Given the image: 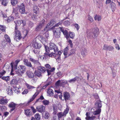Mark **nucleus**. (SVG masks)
Listing matches in <instances>:
<instances>
[{
  "label": "nucleus",
  "mask_w": 120,
  "mask_h": 120,
  "mask_svg": "<svg viewBox=\"0 0 120 120\" xmlns=\"http://www.w3.org/2000/svg\"><path fill=\"white\" fill-rule=\"evenodd\" d=\"M47 48H48L45 47V51L46 52L45 53L44 55H46L50 57H54L56 59L57 61L59 63L60 60V56L61 54V52L60 51H59L58 52L57 54L52 52L49 53L48 52V50H47Z\"/></svg>",
  "instance_id": "obj_1"
},
{
  "label": "nucleus",
  "mask_w": 120,
  "mask_h": 120,
  "mask_svg": "<svg viewBox=\"0 0 120 120\" xmlns=\"http://www.w3.org/2000/svg\"><path fill=\"white\" fill-rule=\"evenodd\" d=\"M98 31L99 29L97 28L87 30L86 32L87 37L89 38H94L98 35Z\"/></svg>",
  "instance_id": "obj_2"
},
{
  "label": "nucleus",
  "mask_w": 120,
  "mask_h": 120,
  "mask_svg": "<svg viewBox=\"0 0 120 120\" xmlns=\"http://www.w3.org/2000/svg\"><path fill=\"white\" fill-rule=\"evenodd\" d=\"M95 106L98 109L94 111V109L92 108L91 109V111L90 112L93 113L94 115H96L99 114L101 112V109L100 108L102 106L101 101L100 100L97 101L95 103Z\"/></svg>",
  "instance_id": "obj_3"
},
{
  "label": "nucleus",
  "mask_w": 120,
  "mask_h": 120,
  "mask_svg": "<svg viewBox=\"0 0 120 120\" xmlns=\"http://www.w3.org/2000/svg\"><path fill=\"white\" fill-rule=\"evenodd\" d=\"M26 68L25 66L20 65L18 67L15 66V71L16 73L18 75H21L22 74H23L26 71Z\"/></svg>",
  "instance_id": "obj_4"
},
{
  "label": "nucleus",
  "mask_w": 120,
  "mask_h": 120,
  "mask_svg": "<svg viewBox=\"0 0 120 120\" xmlns=\"http://www.w3.org/2000/svg\"><path fill=\"white\" fill-rule=\"evenodd\" d=\"M14 38L15 40L17 41H19L22 38V36L20 32L15 28V32H14Z\"/></svg>",
  "instance_id": "obj_5"
},
{
  "label": "nucleus",
  "mask_w": 120,
  "mask_h": 120,
  "mask_svg": "<svg viewBox=\"0 0 120 120\" xmlns=\"http://www.w3.org/2000/svg\"><path fill=\"white\" fill-rule=\"evenodd\" d=\"M45 47H47L48 48H47V50H48V52L49 53H50L49 52H50V51L49 50V49L51 50L53 49L55 52H56L58 50V47L56 46L54 43H51L50 44V46L49 48L46 46H45Z\"/></svg>",
  "instance_id": "obj_6"
},
{
  "label": "nucleus",
  "mask_w": 120,
  "mask_h": 120,
  "mask_svg": "<svg viewBox=\"0 0 120 120\" xmlns=\"http://www.w3.org/2000/svg\"><path fill=\"white\" fill-rule=\"evenodd\" d=\"M60 31V27L59 28L54 29L53 30V32L54 36L56 38L59 37Z\"/></svg>",
  "instance_id": "obj_7"
},
{
  "label": "nucleus",
  "mask_w": 120,
  "mask_h": 120,
  "mask_svg": "<svg viewBox=\"0 0 120 120\" xmlns=\"http://www.w3.org/2000/svg\"><path fill=\"white\" fill-rule=\"evenodd\" d=\"M19 9V12L22 14H24L25 11V6L23 3H22L19 5H18L17 7Z\"/></svg>",
  "instance_id": "obj_8"
},
{
  "label": "nucleus",
  "mask_w": 120,
  "mask_h": 120,
  "mask_svg": "<svg viewBox=\"0 0 120 120\" xmlns=\"http://www.w3.org/2000/svg\"><path fill=\"white\" fill-rule=\"evenodd\" d=\"M26 74L29 78L30 79L32 78V79L34 80H36V78L34 76V73L32 71H26Z\"/></svg>",
  "instance_id": "obj_9"
},
{
  "label": "nucleus",
  "mask_w": 120,
  "mask_h": 120,
  "mask_svg": "<svg viewBox=\"0 0 120 120\" xmlns=\"http://www.w3.org/2000/svg\"><path fill=\"white\" fill-rule=\"evenodd\" d=\"M67 81L58 80L56 83L55 85L56 86H61L67 84Z\"/></svg>",
  "instance_id": "obj_10"
},
{
  "label": "nucleus",
  "mask_w": 120,
  "mask_h": 120,
  "mask_svg": "<svg viewBox=\"0 0 120 120\" xmlns=\"http://www.w3.org/2000/svg\"><path fill=\"white\" fill-rule=\"evenodd\" d=\"M36 108L38 112L41 113H42L45 112V107L43 105H41L37 106Z\"/></svg>",
  "instance_id": "obj_11"
},
{
  "label": "nucleus",
  "mask_w": 120,
  "mask_h": 120,
  "mask_svg": "<svg viewBox=\"0 0 120 120\" xmlns=\"http://www.w3.org/2000/svg\"><path fill=\"white\" fill-rule=\"evenodd\" d=\"M12 15L16 17L18 16V9L17 7L13 8Z\"/></svg>",
  "instance_id": "obj_12"
},
{
  "label": "nucleus",
  "mask_w": 120,
  "mask_h": 120,
  "mask_svg": "<svg viewBox=\"0 0 120 120\" xmlns=\"http://www.w3.org/2000/svg\"><path fill=\"white\" fill-rule=\"evenodd\" d=\"M37 68L38 71L41 73H44L46 71L44 67L41 66L40 64V65H38Z\"/></svg>",
  "instance_id": "obj_13"
},
{
  "label": "nucleus",
  "mask_w": 120,
  "mask_h": 120,
  "mask_svg": "<svg viewBox=\"0 0 120 120\" xmlns=\"http://www.w3.org/2000/svg\"><path fill=\"white\" fill-rule=\"evenodd\" d=\"M90 112H86V120H93L95 119L96 117L95 116L90 117Z\"/></svg>",
  "instance_id": "obj_14"
},
{
  "label": "nucleus",
  "mask_w": 120,
  "mask_h": 120,
  "mask_svg": "<svg viewBox=\"0 0 120 120\" xmlns=\"http://www.w3.org/2000/svg\"><path fill=\"white\" fill-rule=\"evenodd\" d=\"M45 20H42L40 22L38 25L37 26V27L36 29V31L39 30V29L41 28L44 25Z\"/></svg>",
  "instance_id": "obj_15"
},
{
  "label": "nucleus",
  "mask_w": 120,
  "mask_h": 120,
  "mask_svg": "<svg viewBox=\"0 0 120 120\" xmlns=\"http://www.w3.org/2000/svg\"><path fill=\"white\" fill-rule=\"evenodd\" d=\"M15 22L16 24L15 27L16 28L17 26L20 25L22 23L23 25H24L25 24V20H18L16 22L15 21Z\"/></svg>",
  "instance_id": "obj_16"
},
{
  "label": "nucleus",
  "mask_w": 120,
  "mask_h": 120,
  "mask_svg": "<svg viewBox=\"0 0 120 120\" xmlns=\"http://www.w3.org/2000/svg\"><path fill=\"white\" fill-rule=\"evenodd\" d=\"M17 105L13 102H11L8 104V107L10 108H12L10 110L12 111L14 110L15 109V106Z\"/></svg>",
  "instance_id": "obj_17"
},
{
  "label": "nucleus",
  "mask_w": 120,
  "mask_h": 120,
  "mask_svg": "<svg viewBox=\"0 0 120 120\" xmlns=\"http://www.w3.org/2000/svg\"><path fill=\"white\" fill-rule=\"evenodd\" d=\"M60 28L61 31L62 32L64 35L66 36V38L68 39L69 38V35L67 31L66 30H64L63 27H61Z\"/></svg>",
  "instance_id": "obj_18"
},
{
  "label": "nucleus",
  "mask_w": 120,
  "mask_h": 120,
  "mask_svg": "<svg viewBox=\"0 0 120 120\" xmlns=\"http://www.w3.org/2000/svg\"><path fill=\"white\" fill-rule=\"evenodd\" d=\"M23 62L25 65L30 67H32L31 63L29 61L27 60L24 59L23 60Z\"/></svg>",
  "instance_id": "obj_19"
},
{
  "label": "nucleus",
  "mask_w": 120,
  "mask_h": 120,
  "mask_svg": "<svg viewBox=\"0 0 120 120\" xmlns=\"http://www.w3.org/2000/svg\"><path fill=\"white\" fill-rule=\"evenodd\" d=\"M33 46L35 49H39L41 47V44L38 42H34L33 44Z\"/></svg>",
  "instance_id": "obj_20"
},
{
  "label": "nucleus",
  "mask_w": 120,
  "mask_h": 120,
  "mask_svg": "<svg viewBox=\"0 0 120 120\" xmlns=\"http://www.w3.org/2000/svg\"><path fill=\"white\" fill-rule=\"evenodd\" d=\"M25 84L28 90H31L32 89L35 88L34 86H32L27 83H25Z\"/></svg>",
  "instance_id": "obj_21"
},
{
  "label": "nucleus",
  "mask_w": 120,
  "mask_h": 120,
  "mask_svg": "<svg viewBox=\"0 0 120 120\" xmlns=\"http://www.w3.org/2000/svg\"><path fill=\"white\" fill-rule=\"evenodd\" d=\"M9 100L2 98L0 100V104L2 105H5L7 103Z\"/></svg>",
  "instance_id": "obj_22"
},
{
  "label": "nucleus",
  "mask_w": 120,
  "mask_h": 120,
  "mask_svg": "<svg viewBox=\"0 0 120 120\" xmlns=\"http://www.w3.org/2000/svg\"><path fill=\"white\" fill-rule=\"evenodd\" d=\"M64 97L65 101L69 99L70 98V95L67 92H65L64 93Z\"/></svg>",
  "instance_id": "obj_23"
},
{
  "label": "nucleus",
  "mask_w": 120,
  "mask_h": 120,
  "mask_svg": "<svg viewBox=\"0 0 120 120\" xmlns=\"http://www.w3.org/2000/svg\"><path fill=\"white\" fill-rule=\"evenodd\" d=\"M47 94L49 96H53V90L51 88H49L47 90Z\"/></svg>",
  "instance_id": "obj_24"
},
{
  "label": "nucleus",
  "mask_w": 120,
  "mask_h": 120,
  "mask_svg": "<svg viewBox=\"0 0 120 120\" xmlns=\"http://www.w3.org/2000/svg\"><path fill=\"white\" fill-rule=\"evenodd\" d=\"M43 116L45 119H48L50 116V115L48 112L46 111L44 112Z\"/></svg>",
  "instance_id": "obj_25"
},
{
  "label": "nucleus",
  "mask_w": 120,
  "mask_h": 120,
  "mask_svg": "<svg viewBox=\"0 0 120 120\" xmlns=\"http://www.w3.org/2000/svg\"><path fill=\"white\" fill-rule=\"evenodd\" d=\"M30 60L31 62L34 63L35 64L37 65L40 64V63L38 60H36L33 58L30 57Z\"/></svg>",
  "instance_id": "obj_26"
},
{
  "label": "nucleus",
  "mask_w": 120,
  "mask_h": 120,
  "mask_svg": "<svg viewBox=\"0 0 120 120\" xmlns=\"http://www.w3.org/2000/svg\"><path fill=\"white\" fill-rule=\"evenodd\" d=\"M25 113L26 116H29L31 115L32 114L31 111L30 109L25 110Z\"/></svg>",
  "instance_id": "obj_27"
},
{
  "label": "nucleus",
  "mask_w": 120,
  "mask_h": 120,
  "mask_svg": "<svg viewBox=\"0 0 120 120\" xmlns=\"http://www.w3.org/2000/svg\"><path fill=\"white\" fill-rule=\"evenodd\" d=\"M55 23V21L54 20H51L50 22L48 23L47 25V26L46 27V28L48 27H50L53 25Z\"/></svg>",
  "instance_id": "obj_28"
},
{
  "label": "nucleus",
  "mask_w": 120,
  "mask_h": 120,
  "mask_svg": "<svg viewBox=\"0 0 120 120\" xmlns=\"http://www.w3.org/2000/svg\"><path fill=\"white\" fill-rule=\"evenodd\" d=\"M54 68H51L50 69H47L46 70L48 73V75H49L51 74V72H53L55 70Z\"/></svg>",
  "instance_id": "obj_29"
},
{
  "label": "nucleus",
  "mask_w": 120,
  "mask_h": 120,
  "mask_svg": "<svg viewBox=\"0 0 120 120\" xmlns=\"http://www.w3.org/2000/svg\"><path fill=\"white\" fill-rule=\"evenodd\" d=\"M4 37L7 42H8L9 43L11 42V40L10 38L9 37L8 35L6 34H5L4 35Z\"/></svg>",
  "instance_id": "obj_30"
},
{
  "label": "nucleus",
  "mask_w": 120,
  "mask_h": 120,
  "mask_svg": "<svg viewBox=\"0 0 120 120\" xmlns=\"http://www.w3.org/2000/svg\"><path fill=\"white\" fill-rule=\"evenodd\" d=\"M39 91H37V92L33 95L32 97L30 99V102L33 101L34 99L39 94Z\"/></svg>",
  "instance_id": "obj_31"
},
{
  "label": "nucleus",
  "mask_w": 120,
  "mask_h": 120,
  "mask_svg": "<svg viewBox=\"0 0 120 120\" xmlns=\"http://www.w3.org/2000/svg\"><path fill=\"white\" fill-rule=\"evenodd\" d=\"M34 12L36 14H37L39 12L38 8L36 6H34L33 7Z\"/></svg>",
  "instance_id": "obj_32"
},
{
  "label": "nucleus",
  "mask_w": 120,
  "mask_h": 120,
  "mask_svg": "<svg viewBox=\"0 0 120 120\" xmlns=\"http://www.w3.org/2000/svg\"><path fill=\"white\" fill-rule=\"evenodd\" d=\"M8 0H2V1L1 4L4 6H6L8 3Z\"/></svg>",
  "instance_id": "obj_33"
},
{
  "label": "nucleus",
  "mask_w": 120,
  "mask_h": 120,
  "mask_svg": "<svg viewBox=\"0 0 120 120\" xmlns=\"http://www.w3.org/2000/svg\"><path fill=\"white\" fill-rule=\"evenodd\" d=\"M94 19L95 20H97L98 21H99L101 20V17L99 15H96L94 16Z\"/></svg>",
  "instance_id": "obj_34"
},
{
  "label": "nucleus",
  "mask_w": 120,
  "mask_h": 120,
  "mask_svg": "<svg viewBox=\"0 0 120 120\" xmlns=\"http://www.w3.org/2000/svg\"><path fill=\"white\" fill-rule=\"evenodd\" d=\"M29 15L31 16L32 19L34 21H36L37 20V17L35 15L32 14L31 13H30Z\"/></svg>",
  "instance_id": "obj_35"
},
{
  "label": "nucleus",
  "mask_w": 120,
  "mask_h": 120,
  "mask_svg": "<svg viewBox=\"0 0 120 120\" xmlns=\"http://www.w3.org/2000/svg\"><path fill=\"white\" fill-rule=\"evenodd\" d=\"M11 5L13 6L15 5L17 3V0H11Z\"/></svg>",
  "instance_id": "obj_36"
},
{
  "label": "nucleus",
  "mask_w": 120,
  "mask_h": 120,
  "mask_svg": "<svg viewBox=\"0 0 120 120\" xmlns=\"http://www.w3.org/2000/svg\"><path fill=\"white\" fill-rule=\"evenodd\" d=\"M87 53V51L85 49H82L81 52V54L83 56H85Z\"/></svg>",
  "instance_id": "obj_37"
},
{
  "label": "nucleus",
  "mask_w": 120,
  "mask_h": 120,
  "mask_svg": "<svg viewBox=\"0 0 120 120\" xmlns=\"http://www.w3.org/2000/svg\"><path fill=\"white\" fill-rule=\"evenodd\" d=\"M1 78L3 80H5L6 81H8L10 80V77L9 76H3Z\"/></svg>",
  "instance_id": "obj_38"
},
{
  "label": "nucleus",
  "mask_w": 120,
  "mask_h": 120,
  "mask_svg": "<svg viewBox=\"0 0 120 120\" xmlns=\"http://www.w3.org/2000/svg\"><path fill=\"white\" fill-rule=\"evenodd\" d=\"M6 28V27L4 26L0 25V30L2 31H5Z\"/></svg>",
  "instance_id": "obj_39"
},
{
  "label": "nucleus",
  "mask_w": 120,
  "mask_h": 120,
  "mask_svg": "<svg viewBox=\"0 0 120 120\" xmlns=\"http://www.w3.org/2000/svg\"><path fill=\"white\" fill-rule=\"evenodd\" d=\"M6 73V71L4 70L0 71V78H1Z\"/></svg>",
  "instance_id": "obj_40"
},
{
  "label": "nucleus",
  "mask_w": 120,
  "mask_h": 120,
  "mask_svg": "<svg viewBox=\"0 0 120 120\" xmlns=\"http://www.w3.org/2000/svg\"><path fill=\"white\" fill-rule=\"evenodd\" d=\"M8 89V94L9 95H11L12 94V92L11 87H9Z\"/></svg>",
  "instance_id": "obj_41"
},
{
  "label": "nucleus",
  "mask_w": 120,
  "mask_h": 120,
  "mask_svg": "<svg viewBox=\"0 0 120 120\" xmlns=\"http://www.w3.org/2000/svg\"><path fill=\"white\" fill-rule=\"evenodd\" d=\"M42 103L44 105H47L49 104V102L48 101L45 100L43 101Z\"/></svg>",
  "instance_id": "obj_42"
},
{
  "label": "nucleus",
  "mask_w": 120,
  "mask_h": 120,
  "mask_svg": "<svg viewBox=\"0 0 120 120\" xmlns=\"http://www.w3.org/2000/svg\"><path fill=\"white\" fill-rule=\"evenodd\" d=\"M77 79V77H75L73 79H71L68 81V82L70 83H73L75 82Z\"/></svg>",
  "instance_id": "obj_43"
},
{
  "label": "nucleus",
  "mask_w": 120,
  "mask_h": 120,
  "mask_svg": "<svg viewBox=\"0 0 120 120\" xmlns=\"http://www.w3.org/2000/svg\"><path fill=\"white\" fill-rule=\"evenodd\" d=\"M13 17L12 16H11L8 18L7 21L8 22H10L13 21Z\"/></svg>",
  "instance_id": "obj_44"
},
{
  "label": "nucleus",
  "mask_w": 120,
  "mask_h": 120,
  "mask_svg": "<svg viewBox=\"0 0 120 120\" xmlns=\"http://www.w3.org/2000/svg\"><path fill=\"white\" fill-rule=\"evenodd\" d=\"M35 117L37 120H40V116L39 113L36 114L35 116Z\"/></svg>",
  "instance_id": "obj_45"
},
{
  "label": "nucleus",
  "mask_w": 120,
  "mask_h": 120,
  "mask_svg": "<svg viewBox=\"0 0 120 120\" xmlns=\"http://www.w3.org/2000/svg\"><path fill=\"white\" fill-rule=\"evenodd\" d=\"M68 47H67L64 49V55H67L68 53Z\"/></svg>",
  "instance_id": "obj_46"
},
{
  "label": "nucleus",
  "mask_w": 120,
  "mask_h": 120,
  "mask_svg": "<svg viewBox=\"0 0 120 120\" xmlns=\"http://www.w3.org/2000/svg\"><path fill=\"white\" fill-rule=\"evenodd\" d=\"M57 115L58 117V120H59V118H61L62 117L64 116V115L63 114V113L62 112H60L58 113L57 114Z\"/></svg>",
  "instance_id": "obj_47"
},
{
  "label": "nucleus",
  "mask_w": 120,
  "mask_h": 120,
  "mask_svg": "<svg viewBox=\"0 0 120 120\" xmlns=\"http://www.w3.org/2000/svg\"><path fill=\"white\" fill-rule=\"evenodd\" d=\"M69 36L71 38L73 39L75 37V34L73 32H70L69 34Z\"/></svg>",
  "instance_id": "obj_48"
},
{
  "label": "nucleus",
  "mask_w": 120,
  "mask_h": 120,
  "mask_svg": "<svg viewBox=\"0 0 120 120\" xmlns=\"http://www.w3.org/2000/svg\"><path fill=\"white\" fill-rule=\"evenodd\" d=\"M115 4L113 2L111 3L110 4V6L113 9H114L115 8Z\"/></svg>",
  "instance_id": "obj_49"
},
{
  "label": "nucleus",
  "mask_w": 120,
  "mask_h": 120,
  "mask_svg": "<svg viewBox=\"0 0 120 120\" xmlns=\"http://www.w3.org/2000/svg\"><path fill=\"white\" fill-rule=\"evenodd\" d=\"M88 20L90 21V22H92L94 21L93 18L90 15H88Z\"/></svg>",
  "instance_id": "obj_50"
},
{
  "label": "nucleus",
  "mask_w": 120,
  "mask_h": 120,
  "mask_svg": "<svg viewBox=\"0 0 120 120\" xmlns=\"http://www.w3.org/2000/svg\"><path fill=\"white\" fill-rule=\"evenodd\" d=\"M13 63H11V67L12 68V69L11 70V75H14V74L13 73Z\"/></svg>",
  "instance_id": "obj_51"
},
{
  "label": "nucleus",
  "mask_w": 120,
  "mask_h": 120,
  "mask_svg": "<svg viewBox=\"0 0 120 120\" xmlns=\"http://www.w3.org/2000/svg\"><path fill=\"white\" fill-rule=\"evenodd\" d=\"M68 107H67L65 110L64 112L63 113V114H64V116H65V115L68 113Z\"/></svg>",
  "instance_id": "obj_52"
},
{
  "label": "nucleus",
  "mask_w": 120,
  "mask_h": 120,
  "mask_svg": "<svg viewBox=\"0 0 120 120\" xmlns=\"http://www.w3.org/2000/svg\"><path fill=\"white\" fill-rule=\"evenodd\" d=\"M40 38L41 39V41L42 42V43L44 44L46 42L45 39V38L44 37H42V36H41Z\"/></svg>",
  "instance_id": "obj_53"
},
{
  "label": "nucleus",
  "mask_w": 120,
  "mask_h": 120,
  "mask_svg": "<svg viewBox=\"0 0 120 120\" xmlns=\"http://www.w3.org/2000/svg\"><path fill=\"white\" fill-rule=\"evenodd\" d=\"M11 83L13 84H16L17 83V81L15 79H13L11 82Z\"/></svg>",
  "instance_id": "obj_54"
},
{
  "label": "nucleus",
  "mask_w": 120,
  "mask_h": 120,
  "mask_svg": "<svg viewBox=\"0 0 120 120\" xmlns=\"http://www.w3.org/2000/svg\"><path fill=\"white\" fill-rule=\"evenodd\" d=\"M64 24L65 26H68L70 25V22L69 21H66L64 22Z\"/></svg>",
  "instance_id": "obj_55"
},
{
  "label": "nucleus",
  "mask_w": 120,
  "mask_h": 120,
  "mask_svg": "<svg viewBox=\"0 0 120 120\" xmlns=\"http://www.w3.org/2000/svg\"><path fill=\"white\" fill-rule=\"evenodd\" d=\"M75 28H76L77 30L78 31L80 28V26L77 23L75 24L74 25Z\"/></svg>",
  "instance_id": "obj_56"
},
{
  "label": "nucleus",
  "mask_w": 120,
  "mask_h": 120,
  "mask_svg": "<svg viewBox=\"0 0 120 120\" xmlns=\"http://www.w3.org/2000/svg\"><path fill=\"white\" fill-rule=\"evenodd\" d=\"M44 98L43 96L41 95L40 96L39 98L36 100V102H38L39 101H41L40 100H42Z\"/></svg>",
  "instance_id": "obj_57"
},
{
  "label": "nucleus",
  "mask_w": 120,
  "mask_h": 120,
  "mask_svg": "<svg viewBox=\"0 0 120 120\" xmlns=\"http://www.w3.org/2000/svg\"><path fill=\"white\" fill-rule=\"evenodd\" d=\"M45 66L46 68L47 69H50L51 67L49 64H47L45 65Z\"/></svg>",
  "instance_id": "obj_58"
},
{
  "label": "nucleus",
  "mask_w": 120,
  "mask_h": 120,
  "mask_svg": "<svg viewBox=\"0 0 120 120\" xmlns=\"http://www.w3.org/2000/svg\"><path fill=\"white\" fill-rule=\"evenodd\" d=\"M75 49H72L71 50L70 52V55H72L73 54H75Z\"/></svg>",
  "instance_id": "obj_59"
},
{
  "label": "nucleus",
  "mask_w": 120,
  "mask_h": 120,
  "mask_svg": "<svg viewBox=\"0 0 120 120\" xmlns=\"http://www.w3.org/2000/svg\"><path fill=\"white\" fill-rule=\"evenodd\" d=\"M28 92V90L27 89H25L22 93V94H27Z\"/></svg>",
  "instance_id": "obj_60"
},
{
  "label": "nucleus",
  "mask_w": 120,
  "mask_h": 120,
  "mask_svg": "<svg viewBox=\"0 0 120 120\" xmlns=\"http://www.w3.org/2000/svg\"><path fill=\"white\" fill-rule=\"evenodd\" d=\"M7 109V108L5 106H3L1 107V111H4Z\"/></svg>",
  "instance_id": "obj_61"
},
{
  "label": "nucleus",
  "mask_w": 120,
  "mask_h": 120,
  "mask_svg": "<svg viewBox=\"0 0 120 120\" xmlns=\"http://www.w3.org/2000/svg\"><path fill=\"white\" fill-rule=\"evenodd\" d=\"M41 73L40 72H38L36 71H35V73L36 75L39 77H40L41 76Z\"/></svg>",
  "instance_id": "obj_62"
},
{
  "label": "nucleus",
  "mask_w": 120,
  "mask_h": 120,
  "mask_svg": "<svg viewBox=\"0 0 120 120\" xmlns=\"http://www.w3.org/2000/svg\"><path fill=\"white\" fill-rule=\"evenodd\" d=\"M114 49V48L112 46H108L107 50H109V51H112Z\"/></svg>",
  "instance_id": "obj_63"
},
{
  "label": "nucleus",
  "mask_w": 120,
  "mask_h": 120,
  "mask_svg": "<svg viewBox=\"0 0 120 120\" xmlns=\"http://www.w3.org/2000/svg\"><path fill=\"white\" fill-rule=\"evenodd\" d=\"M31 109H32L33 112V113H35L36 112V110L33 107H31Z\"/></svg>",
  "instance_id": "obj_64"
}]
</instances>
